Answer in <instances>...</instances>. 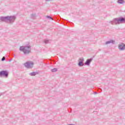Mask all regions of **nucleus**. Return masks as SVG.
Here are the masks:
<instances>
[{"label": "nucleus", "instance_id": "1", "mask_svg": "<svg viewBox=\"0 0 125 125\" xmlns=\"http://www.w3.org/2000/svg\"><path fill=\"white\" fill-rule=\"evenodd\" d=\"M0 19L1 21L5 22V23L13 24V23H14V21L16 20V17H15V16L1 17Z\"/></svg>", "mask_w": 125, "mask_h": 125}, {"label": "nucleus", "instance_id": "2", "mask_svg": "<svg viewBox=\"0 0 125 125\" xmlns=\"http://www.w3.org/2000/svg\"><path fill=\"white\" fill-rule=\"evenodd\" d=\"M109 23L112 24V25H119L123 23H125V18L124 17L115 18L112 21H109Z\"/></svg>", "mask_w": 125, "mask_h": 125}, {"label": "nucleus", "instance_id": "3", "mask_svg": "<svg viewBox=\"0 0 125 125\" xmlns=\"http://www.w3.org/2000/svg\"><path fill=\"white\" fill-rule=\"evenodd\" d=\"M20 51H22L24 54H29L31 52V46H21L19 49Z\"/></svg>", "mask_w": 125, "mask_h": 125}, {"label": "nucleus", "instance_id": "4", "mask_svg": "<svg viewBox=\"0 0 125 125\" xmlns=\"http://www.w3.org/2000/svg\"><path fill=\"white\" fill-rule=\"evenodd\" d=\"M24 66H25L26 68L31 69V68H33V66H34V62H26L24 63Z\"/></svg>", "mask_w": 125, "mask_h": 125}, {"label": "nucleus", "instance_id": "5", "mask_svg": "<svg viewBox=\"0 0 125 125\" xmlns=\"http://www.w3.org/2000/svg\"><path fill=\"white\" fill-rule=\"evenodd\" d=\"M9 72L7 70H2L0 71V77H5L7 78L8 77Z\"/></svg>", "mask_w": 125, "mask_h": 125}, {"label": "nucleus", "instance_id": "6", "mask_svg": "<svg viewBox=\"0 0 125 125\" xmlns=\"http://www.w3.org/2000/svg\"><path fill=\"white\" fill-rule=\"evenodd\" d=\"M83 61H84V59L83 58H81L79 59V60H78V66H79V67H83V65H84V63H83Z\"/></svg>", "mask_w": 125, "mask_h": 125}, {"label": "nucleus", "instance_id": "7", "mask_svg": "<svg viewBox=\"0 0 125 125\" xmlns=\"http://www.w3.org/2000/svg\"><path fill=\"white\" fill-rule=\"evenodd\" d=\"M118 48L119 50H125V44L124 43H121L118 45Z\"/></svg>", "mask_w": 125, "mask_h": 125}, {"label": "nucleus", "instance_id": "8", "mask_svg": "<svg viewBox=\"0 0 125 125\" xmlns=\"http://www.w3.org/2000/svg\"><path fill=\"white\" fill-rule=\"evenodd\" d=\"M93 59V58H90L89 59H87L85 62V65H87V66H89Z\"/></svg>", "mask_w": 125, "mask_h": 125}, {"label": "nucleus", "instance_id": "9", "mask_svg": "<svg viewBox=\"0 0 125 125\" xmlns=\"http://www.w3.org/2000/svg\"><path fill=\"white\" fill-rule=\"evenodd\" d=\"M110 43H112V44H114V43H115V41L111 40L107 41L105 42V44H110Z\"/></svg>", "mask_w": 125, "mask_h": 125}, {"label": "nucleus", "instance_id": "10", "mask_svg": "<svg viewBox=\"0 0 125 125\" xmlns=\"http://www.w3.org/2000/svg\"><path fill=\"white\" fill-rule=\"evenodd\" d=\"M38 74H39V73H38L37 72L34 71L29 73V75L31 77H35V76H36V75H38Z\"/></svg>", "mask_w": 125, "mask_h": 125}, {"label": "nucleus", "instance_id": "11", "mask_svg": "<svg viewBox=\"0 0 125 125\" xmlns=\"http://www.w3.org/2000/svg\"><path fill=\"white\" fill-rule=\"evenodd\" d=\"M118 2L120 4H123V3H125V1L124 0H118Z\"/></svg>", "mask_w": 125, "mask_h": 125}, {"label": "nucleus", "instance_id": "12", "mask_svg": "<svg viewBox=\"0 0 125 125\" xmlns=\"http://www.w3.org/2000/svg\"><path fill=\"white\" fill-rule=\"evenodd\" d=\"M31 18H32V19H34L35 18H36V14H32L31 15Z\"/></svg>", "mask_w": 125, "mask_h": 125}, {"label": "nucleus", "instance_id": "13", "mask_svg": "<svg viewBox=\"0 0 125 125\" xmlns=\"http://www.w3.org/2000/svg\"><path fill=\"white\" fill-rule=\"evenodd\" d=\"M51 72H52L53 73H54L55 72H57V68H55L53 69H51Z\"/></svg>", "mask_w": 125, "mask_h": 125}, {"label": "nucleus", "instance_id": "14", "mask_svg": "<svg viewBox=\"0 0 125 125\" xmlns=\"http://www.w3.org/2000/svg\"><path fill=\"white\" fill-rule=\"evenodd\" d=\"M44 42L45 43H46V44L49 42V41H48L47 40H44Z\"/></svg>", "mask_w": 125, "mask_h": 125}, {"label": "nucleus", "instance_id": "15", "mask_svg": "<svg viewBox=\"0 0 125 125\" xmlns=\"http://www.w3.org/2000/svg\"><path fill=\"white\" fill-rule=\"evenodd\" d=\"M47 18H48L49 19H51V20H53V18H52V17H51L49 16H47Z\"/></svg>", "mask_w": 125, "mask_h": 125}, {"label": "nucleus", "instance_id": "16", "mask_svg": "<svg viewBox=\"0 0 125 125\" xmlns=\"http://www.w3.org/2000/svg\"><path fill=\"white\" fill-rule=\"evenodd\" d=\"M4 60H5V58L3 57V58L1 59V61H4Z\"/></svg>", "mask_w": 125, "mask_h": 125}, {"label": "nucleus", "instance_id": "17", "mask_svg": "<svg viewBox=\"0 0 125 125\" xmlns=\"http://www.w3.org/2000/svg\"><path fill=\"white\" fill-rule=\"evenodd\" d=\"M50 0H45L46 1H50Z\"/></svg>", "mask_w": 125, "mask_h": 125}, {"label": "nucleus", "instance_id": "18", "mask_svg": "<svg viewBox=\"0 0 125 125\" xmlns=\"http://www.w3.org/2000/svg\"><path fill=\"white\" fill-rule=\"evenodd\" d=\"M94 94H97V92H94Z\"/></svg>", "mask_w": 125, "mask_h": 125}, {"label": "nucleus", "instance_id": "19", "mask_svg": "<svg viewBox=\"0 0 125 125\" xmlns=\"http://www.w3.org/2000/svg\"><path fill=\"white\" fill-rule=\"evenodd\" d=\"M100 90H101V91H102V89H100Z\"/></svg>", "mask_w": 125, "mask_h": 125}]
</instances>
